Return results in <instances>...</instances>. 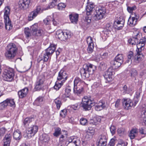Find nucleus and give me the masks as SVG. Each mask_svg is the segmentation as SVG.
<instances>
[{"instance_id": "c756f323", "label": "nucleus", "mask_w": 146, "mask_h": 146, "mask_svg": "<svg viewBox=\"0 0 146 146\" xmlns=\"http://www.w3.org/2000/svg\"><path fill=\"white\" fill-rule=\"evenodd\" d=\"M10 9L8 7H6L5 9V12L4 13V20H9V15L10 14Z\"/></svg>"}, {"instance_id": "f3484780", "label": "nucleus", "mask_w": 146, "mask_h": 146, "mask_svg": "<svg viewBox=\"0 0 146 146\" xmlns=\"http://www.w3.org/2000/svg\"><path fill=\"white\" fill-rule=\"evenodd\" d=\"M67 76L65 72L63 70H61L59 72L57 77V81H59L62 80L61 82H63L67 79Z\"/></svg>"}, {"instance_id": "3c124183", "label": "nucleus", "mask_w": 146, "mask_h": 146, "mask_svg": "<svg viewBox=\"0 0 146 146\" xmlns=\"http://www.w3.org/2000/svg\"><path fill=\"white\" fill-rule=\"evenodd\" d=\"M94 44L88 45L87 50L88 53H91L92 52L94 48Z\"/></svg>"}, {"instance_id": "72a5a7b5", "label": "nucleus", "mask_w": 146, "mask_h": 146, "mask_svg": "<svg viewBox=\"0 0 146 146\" xmlns=\"http://www.w3.org/2000/svg\"><path fill=\"white\" fill-rule=\"evenodd\" d=\"M71 90L70 88H66L65 93L62 96V98L64 99L65 98H69L71 96Z\"/></svg>"}, {"instance_id": "a211bd4d", "label": "nucleus", "mask_w": 146, "mask_h": 146, "mask_svg": "<svg viewBox=\"0 0 146 146\" xmlns=\"http://www.w3.org/2000/svg\"><path fill=\"white\" fill-rule=\"evenodd\" d=\"M30 1L31 0H20L19 6L21 9H26L28 7Z\"/></svg>"}, {"instance_id": "a19ab883", "label": "nucleus", "mask_w": 146, "mask_h": 146, "mask_svg": "<svg viewBox=\"0 0 146 146\" xmlns=\"http://www.w3.org/2000/svg\"><path fill=\"white\" fill-rule=\"evenodd\" d=\"M141 36L138 32L135 31L133 33L132 38L135 40H138L141 38Z\"/></svg>"}, {"instance_id": "49530a36", "label": "nucleus", "mask_w": 146, "mask_h": 146, "mask_svg": "<svg viewBox=\"0 0 146 146\" xmlns=\"http://www.w3.org/2000/svg\"><path fill=\"white\" fill-rule=\"evenodd\" d=\"M52 19V18L51 16H48L44 20V23L46 25H49L51 23Z\"/></svg>"}, {"instance_id": "0e129e2a", "label": "nucleus", "mask_w": 146, "mask_h": 146, "mask_svg": "<svg viewBox=\"0 0 146 146\" xmlns=\"http://www.w3.org/2000/svg\"><path fill=\"white\" fill-rule=\"evenodd\" d=\"M67 110L66 109L62 110L60 113V115L62 117H64L66 114Z\"/></svg>"}, {"instance_id": "58836bf2", "label": "nucleus", "mask_w": 146, "mask_h": 146, "mask_svg": "<svg viewBox=\"0 0 146 146\" xmlns=\"http://www.w3.org/2000/svg\"><path fill=\"white\" fill-rule=\"evenodd\" d=\"M63 82H61V83H59L58 81L56 82L55 85L54 86V88L56 90H58L63 85Z\"/></svg>"}, {"instance_id": "2eb2a0df", "label": "nucleus", "mask_w": 146, "mask_h": 146, "mask_svg": "<svg viewBox=\"0 0 146 146\" xmlns=\"http://www.w3.org/2000/svg\"><path fill=\"white\" fill-rule=\"evenodd\" d=\"M1 104L4 108H5L8 106L11 107L15 106V104L14 100L11 98L7 99L6 100L1 103Z\"/></svg>"}, {"instance_id": "ddd939ff", "label": "nucleus", "mask_w": 146, "mask_h": 146, "mask_svg": "<svg viewBox=\"0 0 146 146\" xmlns=\"http://www.w3.org/2000/svg\"><path fill=\"white\" fill-rule=\"evenodd\" d=\"M108 136L106 133H104L99 136L98 144L97 146H106L107 143Z\"/></svg>"}, {"instance_id": "79ce46f5", "label": "nucleus", "mask_w": 146, "mask_h": 146, "mask_svg": "<svg viewBox=\"0 0 146 146\" xmlns=\"http://www.w3.org/2000/svg\"><path fill=\"white\" fill-rule=\"evenodd\" d=\"M54 102L56 105L57 109H59L62 105L61 100L59 98H57L54 100Z\"/></svg>"}, {"instance_id": "6e6d98bb", "label": "nucleus", "mask_w": 146, "mask_h": 146, "mask_svg": "<svg viewBox=\"0 0 146 146\" xmlns=\"http://www.w3.org/2000/svg\"><path fill=\"white\" fill-rule=\"evenodd\" d=\"M86 131L88 134L90 133L92 135H94L95 133L94 130L92 127H89Z\"/></svg>"}, {"instance_id": "052dcab7", "label": "nucleus", "mask_w": 146, "mask_h": 146, "mask_svg": "<svg viewBox=\"0 0 146 146\" xmlns=\"http://www.w3.org/2000/svg\"><path fill=\"white\" fill-rule=\"evenodd\" d=\"M52 23L54 25L57 26L59 25L60 22L57 19H53L52 20Z\"/></svg>"}, {"instance_id": "7c9ffc66", "label": "nucleus", "mask_w": 146, "mask_h": 146, "mask_svg": "<svg viewBox=\"0 0 146 146\" xmlns=\"http://www.w3.org/2000/svg\"><path fill=\"white\" fill-rule=\"evenodd\" d=\"M5 28L6 30H9L12 28V25L11 24L10 19L4 20Z\"/></svg>"}, {"instance_id": "aec40b11", "label": "nucleus", "mask_w": 146, "mask_h": 146, "mask_svg": "<svg viewBox=\"0 0 146 146\" xmlns=\"http://www.w3.org/2000/svg\"><path fill=\"white\" fill-rule=\"evenodd\" d=\"M12 138L11 135L10 134H6L3 139V146H9Z\"/></svg>"}, {"instance_id": "6ab92c4d", "label": "nucleus", "mask_w": 146, "mask_h": 146, "mask_svg": "<svg viewBox=\"0 0 146 146\" xmlns=\"http://www.w3.org/2000/svg\"><path fill=\"white\" fill-rule=\"evenodd\" d=\"M105 107V102L101 100L95 105V109L96 111H98L102 110Z\"/></svg>"}, {"instance_id": "864d4df0", "label": "nucleus", "mask_w": 146, "mask_h": 146, "mask_svg": "<svg viewBox=\"0 0 146 146\" xmlns=\"http://www.w3.org/2000/svg\"><path fill=\"white\" fill-rule=\"evenodd\" d=\"M101 119L99 118L96 117L94 118L93 120H92L91 122L94 125L97 124V122H100L101 121Z\"/></svg>"}, {"instance_id": "09e8293b", "label": "nucleus", "mask_w": 146, "mask_h": 146, "mask_svg": "<svg viewBox=\"0 0 146 146\" xmlns=\"http://www.w3.org/2000/svg\"><path fill=\"white\" fill-rule=\"evenodd\" d=\"M128 42L130 44L132 45H135L136 44H137V43L138 42V41L137 40V39L135 40L133 39V38H131L129 39Z\"/></svg>"}, {"instance_id": "0eeeda50", "label": "nucleus", "mask_w": 146, "mask_h": 146, "mask_svg": "<svg viewBox=\"0 0 146 146\" xmlns=\"http://www.w3.org/2000/svg\"><path fill=\"white\" fill-rule=\"evenodd\" d=\"M106 13V9L104 7H97L94 12V19L96 20L103 18Z\"/></svg>"}, {"instance_id": "13d9d810", "label": "nucleus", "mask_w": 146, "mask_h": 146, "mask_svg": "<svg viewBox=\"0 0 146 146\" xmlns=\"http://www.w3.org/2000/svg\"><path fill=\"white\" fill-rule=\"evenodd\" d=\"M86 41L87 44H94L93 41L90 36H88L87 38Z\"/></svg>"}, {"instance_id": "37998d69", "label": "nucleus", "mask_w": 146, "mask_h": 146, "mask_svg": "<svg viewBox=\"0 0 146 146\" xmlns=\"http://www.w3.org/2000/svg\"><path fill=\"white\" fill-rule=\"evenodd\" d=\"M33 119V118L27 117L23 121V123L25 125H28Z\"/></svg>"}, {"instance_id": "e2e57ef3", "label": "nucleus", "mask_w": 146, "mask_h": 146, "mask_svg": "<svg viewBox=\"0 0 146 146\" xmlns=\"http://www.w3.org/2000/svg\"><path fill=\"white\" fill-rule=\"evenodd\" d=\"M139 132L142 135L146 134V129L145 127H141L139 129Z\"/></svg>"}, {"instance_id": "774afa93", "label": "nucleus", "mask_w": 146, "mask_h": 146, "mask_svg": "<svg viewBox=\"0 0 146 146\" xmlns=\"http://www.w3.org/2000/svg\"><path fill=\"white\" fill-rule=\"evenodd\" d=\"M111 31H109V30H106V29H105L104 31L102 32L104 34V35L105 36H107L109 33Z\"/></svg>"}, {"instance_id": "a878e982", "label": "nucleus", "mask_w": 146, "mask_h": 146, "mask_svg": "<svg viewBox=\"0 0 146 146\" xmlns=\"http://www.w3.org/2000/svg\"><path fill=\"white\" fill-rule=\"evenodd\" d=\"M94 7L95 5L93 3L88 4L86 8L87 15H90L91 13L94 8Z\"/></svg>"}, {"instance_id": "423d86ee", "label": "nucleus", "mask_w": 146, "mask_h": 146, "mask_svg": "<svg viewBox=\"0 0 146 146\" xmlns=\"http://www.w3.org/2000/svg\"><path fill=\"white\" fill-rule=\"evenodd\" d=\"M56 48V45L54 44H51L45 50V53L43 55V61L47 62L48 60L54 52Z\"/></svg>"}, {"instance_id": "473e14b6", "label": "nucleus", "mask_w": 146, "mask_h": 146, "mask_svg": "<svg viewBox=\"0 0 146 146\" xmlns=\"http://www.w3.org/2000/svg\"><path fill=\"white\" fill-rule=\"evenodd\" d=\"M13 137L16 140L20 139L21 137L20 131L18 130H16L13 133Z\"/></svg>"}, {"instance_id": "dca6fc26", "label": "nucleus", "mask_w": 146, "mask_h": 146, "mask_svg": "<svg viewBox=\"0 0 146 146\" xmlns=\"http://www.w3.org/2000/svg\"><path fill=\"white\" fill-rule=\"evenodd\" d=\"M139 41L137 44V47L138 50L142 51L144 49V46L145 43L146 42V39L145 37H142V38H140Z\"/></svg>"}, {"instance_id": "c03bdc74", "label": "nucleus", "mask_w": 146, "mask_h": 146, "mask_svg": "<svg viewBox=\"0 0 146 146\" xmlns=\"http://www.w3.org/2000/svg\"><path fill=\"white\" fill-rule=\"evenodd\" d=\"M62 132H63V134L59 138L60 141H62L64 140V138L65 137H67L68 136V133L66 130H62Z\"/></svg>"}, {"instance_id": "ea45409f", "label": "nucleus", "mask_w": 146, "mask_h": 146, "mask_svg": "<svg viewBox=\"0 0 146 146\" xmlns=\"http://www.w3.org/2000/svg\"><path fill=\"white\" fill-rule=\"evenodd\" d=\"M123 88V93L124 94H129L132 91V89L128 88L126 85H125Z\"/></svg>"}, {"instance_id": "f257e3e1", "label": "nucleus", "mask_w": 146, "mask_h": 146, "mask_svg": "<svg viewBox=\"0 0 146 146\" xmlns=\"http://www.w3.org/2000/svg\"><path fill=\"white\" fill-rule=\"evenodd\" d=\"M96 69V66L91 64H84L80 70L81 75L82 77L88 78L94 73Z\"/></svg>"}, {"instance_id": "393cba45", "label": "nucleus", "mask_w": 146, "mask_h": 146, "mask_svg": "<svg viewBox=\"0 0 146 146\" xmlns=\"http://www.w3.org/2000/svg\"><path fill=\"white\" fill-rule=\"evenodd\" d=\"M137 19L136 17H130L128 20L127 24L130 26L133 27L137 24Z\"/></svg>"}, {"instance_id": "39448f33", "label": "nucleus", "mask_w": 146, "mask_h": 146, "mask_svg": "<svg viewBox=\"0 0 146 146\" xmlns=\"http://www.w3.org/2000/svg\"><path fill=\"white\" fill-rule=\"evenodd\" d=\"M14 76V73L13 69L7 67L4 69L3 76L5 80L11 81L13 79Z\"/></svg>"}, {"instance_id": "cd10ccee", "label": "nucleus", "mask_w": 146, "mask_h": 146, "mask_svg": "<svg viewBox=\"0 0 146 146\" xmlns=\"http://www.w3.org/2000/svg\"><path fill=\"white\" fill-rule=\"evenodd\" d=\"M138 132V129L136 128H133L130 131L129 136L130 139H133L136 136Z\"/></svg>"}, {"instance_id": "f704fd0d", "label": "nucleus", "mask_w": 146, "mask_h": 146, "mask_svg": "<svg viewBox=\"0 0 146 146\" xmlns=\"http://www.w3.org/2000/svg\"><path fill=\"white\" fill-rule=\"evenodd\" d=\"M114 59L122 64L124 61V57L122 54H118Z\"/></svg>"}, {"instance_id": "de8ad7c7", "label": "nucleus", "mask_w": 146, "mask_h": 146, "mask_svg": "<svg viewBox=\"0 0 146 146\" xmlns=\"http://www.w3.org/2000/svg\"><path fill=\"white\" fill-rule=\"evenodd\" d=\"M80 103H76L72 105L71 106V108L74 110H78L80 108Z\"/></svg>"}, {"instance_id": "6e6552de", "label": "nucleus", "mask_w": 146, "mask_h": 146, "mask_svg": "<svg viewBox=\"0 0 146 146\" xmlns=\"http://www.w3.org/2000/svg\"><path fill=\"white\" fill-rule=\"evenodd\" d=\"M45 81V76L43 74H41L39 75L35 83V89L36 90H39L42 89L43 87Z\"/></svg>"}, {"instance_id": "f03ea898", "label": "nucleus", "mask_w": 146, "mask_h": 146, "mask_svg": "<svg viewBox=\"0 0 146 146\" xmlns=\"http://www.w3.org/2000/svg\"><path fill=\"white\" fill-rule=\"evenodd\" d=\"M6 52L5 53V56L8 59H12L16 55L17 48L16 45L14 44L11 43L7 46Z\"/></svg>"}, {"instance_id": "2f4dec72", "label": "nucleus", "mask_w": 146, "mask_h": 146, "mask_svg": "<svg viewBox=\"0 0 146 146\" xmlns=\"http://www.w3.org/2000/svg\"><path fill=\"white\" fill-rule=\"evenodd\" d=\"M43 102V98L39 96L37 98L33 103L34 105L39 106L42 104Z\"/></svg>"}, {"instance_id": "bb28decb", "label": "nucleus", "mask_w": 146, "mask_h": 146, "mask_svg": "<svg viewBox=\"0 0 146 146\" xmlns=\"http://www.w3.org/2000/svg\"><path fill=\"white\" fill-rule=\"evenodd\" d=\"M111 64L112 67L111 68L115 69H116L119 67L122 64L119 62L115 60L114 59L113 60L111 61Z\"/></svg>"}, {"instance_id": "f8f14e48", "label": "nucleus", "mask_w": 146, "mask_h": 146, "mask_svg": "<svg viewBox=\"0 0 146 146\" xmlns=\"http://www.w3.org/2000/svg\"><path fill=\"white\" fill-rule=\"evenodd\" d=\"M114 74V70L112 68L110 67L105 73L104 76V78L108 82H111L113 79L114 77L113 75Z\"/></svg>"}, {"instance_id": "b1692460", "label": "nucleus", "mask_w": 146, "mask_h": 146, "mask_svg": "<svg viewBox=\"0 0 146 146\" xmlns=\"http://www.w3.org/2000/svg\"><path fill=\"white\" fill-rule=\"evenodd\" d=\"M28 92V89L27 88H25L20 90L18 93L19 97L20 98H23L25 97L27 94Z\"/></svg>"}, {"instance_id": "bf43d9fd", "label": "nucleus", "mask_w": 146, "mask_h": 146, "mask_svg": "<svg viewBox=\"0 0 146 146\" xmlns=\"http://www.w3.org/2000/svg\"><path fill=\"white\" fill-rule=\"evenodd\" d=\"M110 131L112 135L114 134L116 131L115 127L113 125H111L110 127Z\"/></svg>"}, {"instance_id": "c9c22d12", "label": "nucleus", "mask_w": 146, "mask_h": 146, "mask_svg": "<svg viewBox=\"0 0 146 146\" xmlns=\"http://www.w3.org/2000/svg\"><path fill=\"white\" fill-rule=\"evenodd\" d=\"M24 32L25 35L27 38L30 37L32 35H33L32 30L28 28H25Z\"/></svg>"}, {"instance_id": "5fc2aeb1", "label": "nucleus", "mask_w": 146, "mask_h": 146, "mask_svg": "<svg viewBox=\"0 0 146 146\" xmlns=\"http://www.w3.org/2000/svg\"><path fill=\"white\" fill-rule=\"evenodd\" d=\"M66 7L65 4L63 3H60L58 5V9L59 10H62Z\"/></svg>"}, {"instance_id": "603ef678", "label": "nucleus", "mask_w": 146, "mask_h": 146, "mask_svg": "<svg viewBox=\"0 0 146 146\" xmlns=\"http://www.w3.org/2000/svg\"><path fill=\"white\" fill-rule=\"evenodd\" d=\"M80 124L82 125H86L88 123L87 120L84 118H82L80 120Z\"/></svg>"}, {"instance_id": "412c9836", "label": "nucleus", "mask_w": 146, "mask_h": 146, "mask_svg": "<svg viewBox=\"0 0 146 146\" xmlns=\"http://www.w3.org/2000/svg\"><path fill=\"white\" fill-rule=\"evenodd\" d=\"M136 51L137 53L135 56L134 60L136 62L138 63L144 58V56L141 53V51L140 50L139 51L137 49Z\"/></svg>"}, {"instance_id": "680f3d73", "label": "nucleus", "mask_w": 146, "mask_h": 146, "mask_svg": "<svg viewBox=\"0 0 146 146\" xmlns=\"http://www.w3.org/2000/svg\"><path fill=\"white\" fill-rule=\"evenodd\" d=\"M136 9V7L135 6H134L132 7H127V10L129 13H131L133 11L135 10Z\"/></svg>"}, {"instance_id": "1a4fd4ad", "label": "nucleus", "mask_w": 146, "mask_h": 146, "mask_svg": "<svg viewBox=\"0 0 146 146\" xmlns=\"http://www.w3.org/2000/svg\"><path fill=\"white\" fill-rule=\"evenodd\" d=\"M42 12V10L41 9V7L39 5L37 6L36 9L30 13L28 17V20L29 21L33 20Z\"/></svg>"}, {"instance_id": "9b49d317", "label": "nucleus", "mask_w": 146, "mask_h": 146, "mask_svg": "<svg viewBox=\"0 0 146 146\" xmlns=\"http://www.w3.org/2000/svg\"><path fill=\"white\" fill-rule=\"evenodd\" d=\"M33 35L40 36L44 34V32L42 30L39 29L37 24H35L31 27Z\"/></svg>"}, {"instance_id": "4468645a", "label": "nucleus", "mask_w": 146, "mask_h": 146, "mask_svg": "<svg viewBox=\"0 0 146 146\" xmlns=\"http://www.w3.org/2000/svg\"><path fill=\"white\" fill-rule=\"evenodd\" d=\"M122 102L123 106L125 109H130L133 106V102L132 100L129 99L124 98L122 99Z\"/></svg>"}, {"instance_id": "8fccbe9b", "label": "nucleus", "mask_w": 146, "mask_h": 146, "mask_svg": "<svg viewBox=\"0 0 146 146\" xmlns=\"http://www.w3.org/2000/svg\"><path fill=\"white\" fill-rule=\"evenodd\" d=\"M131 76L132 77H135L137 75L136 70L135 69H132L130 72Z\"/></svg>"}, {"instance_id": "7ed1b4c3", "label": "nucleus", "mask_w": 146, "mask_h": 146, "mask_svg": "<svg viewBox=\"0 0 146 146\" xmlns=\"http://www.w3.org/2000/svg\"><path fill=\"white\" fill-rule=\"evenodd\" d=\"M84 82L81 79L76 77L74 81V92L78 95L80 94L83 90Z\"/></svg>"}, {"instance_id": "20e7f679", "label": "nucleus", "mask_w": 146, "mask_h": 146, "mask_svg": "<svg viewBox=\"0 0 146 146\" xmlns=\"http://www.w3.org/2000/svg\"><path fill=\"white\" fill-rule=\"evenodd\" d=\"M82 107L85 111L89 110L95 104L94 101L91 100L90 97L84 96L82 99L81 102Z\"/></svg>"}, {"instance_id": "4be33fe9", "label": "nucleus", "mask_w": 146, "mask_h": 146, "mask_svg": "<svg viewBox=\"0 0 146 146\" xmlns=\"http://www.w3.org/2000/svg\"><path fill=\"white\" fill-rule=\"evenodd\" d=\"M125 20L123 19L118 20L114 23L115 28L118 30H120L122 29L124 26Z\"/></svg>"}, {"instance_id": "5701e85b", "label": "nucleus", "mask_w": 146, "mask_h": 146, "mask_svg": "<svg viewBox=\"0 0 146 146\" xmlns=\"http://www.w3.org/2000/svg\"><path fill=\"white\" fill-rule=\"evenodd\" d=\"M69 17L71 22L74 24H76L78 19V15L76 13H72L70 15Z\"/></svg>"}, {"instance_id": "4c0bfd02", "label": "nucleus", "mask_w": 146, "mask_h": 146, "mask_svg": "<svg viewBox=\"0 0 146 146\" xmlns=\"http://www.w3.org/2000/svg\"><path fill=\"white\" fill-rule=\"evenodd\" d=\"M128 60H127V62L129 63V62H131L133 57V53L131 51L129 52L127 54Z\"/></svg>"}, {"instance_id": "69168bd1", "label": "nucleus", "mask_w": 146, "mask_h": 146, "mask_svg": "<svg viewBox=\"0 0 146 146\" xmlns=\"http://www.w3.org/2000/svg\"><path fill=\"white\" fill-rule=\"evenodd\" d=\"M112 23H108L106 24V30L111 31L112 29Z\"/></svg>"}, {"instance_id": "e433bc0d", "label": "nucleus", "mask_w": 146, "mask_h": 146, "mask_svg": "<svg viewBox=\"0 0 146 146\" xmlns=\"http://www.w3.org/2000/svg\"><path fill=\"white\" fill-rule=\"evenodd\" d=\"M61 134V129L59 127H57L55 129L54 132L53 133V135L56 137H58Z\"/></svg>"}, {"instance_id": "c85d7f7f", "label": "nucleus", "mask_w": 146, "mask_h": 146, "mask_svg": "<svg viewBox=\"0 0 146 146\" xmlns=\"http://www.w3.org/2000/svg\"><path fill=\"white\" fill-rule=\"evenodd\" d=\"M56 34L59 39L64 41L66 40L64 31H62L61 30H58L56 32Z\"/></svg>"}, {"instance_id": "9d476101", "label": "nucleus", "mask_w": 146, "mask_h": 146, "mask_svg": "<svg viewBox=\"0 0 146 146\" xmlns=\"http://www.w3.org/2000/svg\"><path fill=\"white\" fill-rule=\"evenodd\" d=\"M38 129V127L37 125H34L29 127L27 129L26 133L24 135V137L29 138L34 136L37 132Z\"/></svg>"}, {"instance_id": "338daca9", "label": "nucleus", "mask_w": 146, "mask_h": 146, "mask_svg": "<svg viewBox=\"0 0 146 146\" xmlns=\"http://www.w3.org/2000/svg\"><path fill=\"white\" fill-rule=\"evenodd\" d=\"M6 131V130L4 128L0 129V138L3 135Z\"/></svg>"}, {"instance_id": "a18cd8bd", "label": "nucleus", "mask_w": 146, "mask_h": 146, "mask_svg": "<svg viewBox=\"0 0 146 146\" xmlns=\"http://www.w3.org/2000/svg\"><path fill=\"white\" fill-rule=\"evenodd\" d=\"M65 40L70 38L71 35V32L69 30H65L64 31Z\"/></svg>"}, {"instance_id": "4d7b16f0", "label": "nucleus", "mask_w": 146, "mask_h": 146, "mask_svg": "<svg viewBox=\"0 0 146 146\" xmlns=\"http://www.w3.org/2000/svg\"><path fill=\"white\" fill-rule=\"evenodd\" d=\"M60 0H54V2H52L49 5L50 8H52L55 6L57 4L58 2Z\"/></svg>"}]
</instances>
